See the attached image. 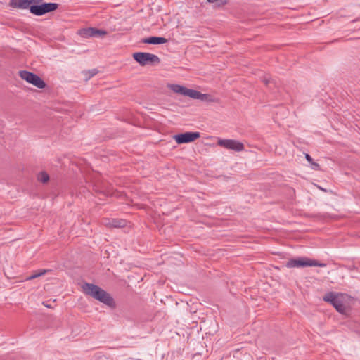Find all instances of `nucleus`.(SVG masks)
<instances>
[{"instance_id":"9d476101","label":"nucleus","mask_w":360,"mask_h":360,"mask_svg":"<svg viewBox=\"0 0 360 360\" xmlns=\"http://www.w3.org/2000/svg\"><path fill=\"white\" fill-rule=\"evenodd\" d=\"M77 34L84 38L103 37L107 35L108 32L103 30L94 27L83 28L78 30Z\"/></svg>"},{"instance_id":"2eb2a0df","label":"nucleus","mask_w":360,"mask_h":360,"mask_svg":"<svg viewBox=\"0 0 360 360\" xmlns=\"http://www.w3.org/2000/svg\"><path fill=\"white\" fill-rule=\"evenodd\" d=\"M47 271H49V270H46V269L39 270V271H36L34 274H33L32 275H31L30 276L27 277L25 279V281L33 280L36 278L41 276L44 275Z\"/></svg>"},{"instance_id":"0eeeda50","label":"nucleus","mask_w":360,"mask_h":360,"mask_svg":"<svg viewBox=\"0 0 360 360\" xmlns=\"http://www.w3.org/2000/svg\"><path fill=\"white\" fill-rule=\"evenodd\" d=\"M133 58L141 65H146L148 63H158L160 61L159 58L156 55L150 53H135L133 54Z\"/></svg>"},{"instance_id":"dca6fc26","label":"nucleus","mask_w":360,"mask_h":360,"mask_svg":"<svg viewBox=\"0 0 360 360\" xmlns=\"http://www.w3.org/2000/svg\"><path fill=\"white\" fill-rule=\"evenodd\" d=\"M96 73H97V71L95 69L91 70L85 71L84 72L86 79H89L91 78L92 77L96 75Z\"/></svg>"},{"instance_id":"1a4fd4ad","label":"nucleus","mask_w":360,"mask_h":360,"mask_svg":"<svg viewBox=\"0 0 360 360\" xmlns=\"http://www.w3.org/2000/svg\"><path fill=\"white\" fill-rule=\"evenodd\" d=\"M200 137V133L195 132H185L183 134H176L173 136V139L178 144L188 143L195 141Z\"/></svg>"},{"instance_id":"ddd939ff","label":"nucleus","mask_w":360,"mask_h":360,"mask_svg":"<svg viewBox=\"0 0 360 360\" xmlns=\"http://www.w3.org/2000/svg\"><path fill=\"white\" fill-rule=\"evenodd\" d=\"M146 44H162L167 42V39L160 37H150L143 40Z\"/></svg>"},{"instance_id":"39448f33","label":"nucleus","mask_w":360,"mask_h":360,"mask_svg":"<svg viewBox=\"0 0 360 360\" xmlns=\"http://www.w3.org/2000/svg\"><path fill=\"white\" fill-rule=\"evenodd\" d=\"M285 266L288 268H302L306 266L325 267L326 264L307 257H298L289 259L286 262Z\"/></svg>"},{"instance_id":"9b49d317","label":"nucleus","mask_w":360,"mask_h":360,"mask_svg":"<svg viewBox=\"0 0 360 360\" xmlns=\"http://www.w3.org/2000/svg\"><path fill=\"white\" fill-rule=\"evenodd\" d=\"M32 3H39V0H10L9 6L16 9H30Z\"/></svg>"},{"instance_id":"f03ea898","label":"nucleus","mask_w":360,"mask_h":360,"mask_svg":"<svg viewBox=\"0 0 360 360\" xmlns=\"http://www.w3.org/2000/svg\"><path fill=\"white\" fill-rule=\"evenodd\" d=\"M323 300L330 302L338 311L346 314L350 307L352 299L345 294L329 292L323 297Z\"/></svg>"},{"instance_id":"f257e3e1","label":"nucleus","mask_w":360,"mask_h":360,"mask_svg":"<svg viewBox=\"0 0 360 360\" xmlns=\"http://www.w3.org/2000/svg\"><path fill=\"white\" fill-rule=\"evenodd\" d=\"M82 288L86 295L92 297L110 307L114 308L115 307V302L112 296L99 286L85 283L82 285Z\"/></svg>"},{"instance_id":"7ed1b4c3","label":"nucleus","mask_w":360,"mask_h":360,"mask_svg":"<svg viewBox=\"0 0 360 360\" xmlns=\"http://www.w3.org/2000/svg\"><path fill=\"white\" fill-rule=\"evenodd\" d=\"M167 88L172 91L173 93L181 96H188L191 98L198 99L200 101H210V96L208 94H202L198 91L188 89L186 86L179 84H167Z\"/></svg>"},{"instance_id":"6e6552de","label":"nucleus","mask_w":360,"mask_h":360,"mask_svg":"<svg viewBox=\"0 0 360 360\" xmlns=\"http://www.w3.org/2000/svg\"><path fill=\"white\" fill-rule=\"evenodd\" d=\"M217 145L226 149L236 152L243 151L244 150L243 143L234 139H218Z\"/></svg>"},{"instance_id":"f8f14e48","label":"nucleus","mask_w":360,"mask_h":360,"mask_svg":"<svg viewBox=\"0 0 360 360\" xmlns=\"http://www.w3.org/2000/svg\"><path fill=\"white\" fill-rule=\"evenodd\" d=\"M103 224L106 227L120 228L125 226V221L123 220L116 219H105L103 221Z\"/></svg>"},{"instance_id":"4468645a","label":"nucleus","mask_w":360,"mask_h":360,"mask_svg":"<svg viewBox=\"0 0 360 360\" xmlns=\"http://www.w3.org/2000/svg\"><path fill=\"white\" fill-rule=\"evenodd\" d=\"M37 181L42 183L46 184L49 181V175L44 171H41L38 173L37 176Z\"/></svg>"},{"instance_id":"a211bd4d","label":"nucleus","mask_w":360,"mask_h":360,"mask_svg":"<svg viewBox=\"0 0 360 360\" xmlns=\"http://www.w3.org/2000/svg\"><path fill=\"white\" fill-rule=\"evenodd\" d=\"M305 158L309 162H310V163L313 162V159L309 154H306Z\"/></svg>"},{"instance_id":"6ab92c4d","label":"nucleus","mask_w":360,"mask_h":360,"mask_svg":"<svg viewBox=\"0 0 360 360\" xmlns=\"http://www.w3.org/2000/svg\"><path fill=\"white\" fill-rule=\"evenodd\" d=\"M219 0H207V2L209 3H211V4H214V3H216Z\"/></svg>"},{"instance_id":"20e7f679","label":"nucleus","mask_w":360,"mask_h":360,"mask_svg":"<svg viewBox=\"0 0 360 360\" xmlns=\"http://www.w3.org/2000/svg\"><path fill=\"white\" fill-rule=\"evenodd\" d=\"M58 8L56 3H46L43 0H39V3H32L30 13L37 16H41L46 13L55 11Z\"/></svg>"},{"instance_id":"423d86ee","label":"nucleus","mask_w":360,"mask_h":360,"mask_svg":"<svg viewBox=\"0 0 360 360\" xmlns=\"http://www.w3.org/2000/svg\"><path fill=\"white\" fill-rule=\"evenodd\" d=\"M20 77L27 83L32 84L39 89H44L46 84L44 81L36 74L27 70H21L18 72Z\"/></svg>"},{"instance_id":"f3484780","label":"nucleus","mask_w":360,"mask_h":360,"mask_svg":"<svg viewBox=\"0 0 360 360\" xmlns=\"http://www.w3.org/2000/svg\"><path fill=\"white\" fill-rule=\"evenodd\" d=\"M311 165H312V168H313L314 169H316V170H319V165L318 163H316V162H312V163H311Z\"/></svg>"}]
</instances>
